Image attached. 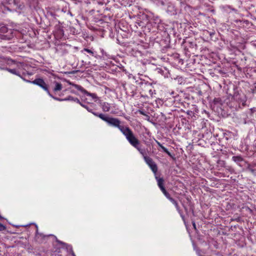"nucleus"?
Here are the masks:
<instances>
[{"instance_id": "nucleus-1", "label": "nucleus", "mask_w": 256, "mask_h": 256, "mask_svg": "<svg viewBox=\"0 0 256 256\" xmlns=\"http://www.w3.org/2000/svg\"><path fill=\"white\" fill-rule=\"evenodd\" d=\"M93 114L98 116L110 125L118 128L126 136V139H128L134 133L128 127L121 126L120 124V122L118 118L106 116L102 114H98L97 112H93Z\"/></svg>"}, {"instance_id": "nucleus-2", "label": "nucleus", "mask_w": 256, "mask_h": 256, "mask_svg": "<svg viewBox=\"0 0 256 256\" xmlns=\"http://www.w3.org/2000/svg\"><path fill=\"white\" fill-rule=\"evenodd\" d=\"M126 140L132 146L135 148L140 152L143 156L144 159V156H147L145 154L144 150L140 148V141L136 138L134 133Z\"/></svg>"}, {"instance_id": "nucleus-3", "label": "nucleus", "mask_w": 256, "mask_h": 256, "mask_svg": "<svg viewBox=\"0 0 256 256\" xmlns=\"http://www.w3.org/2000/svg\"><path fill=\"white\" fill-rule=\"evenodd\" d=\"M27 82H30V81H29V80H27ZM32 82L33 84H36V85L40 86V87H41L42 89H44V90H46L48 94L50 97L56 100H58V101L62 100H60V98L54 97L50 94V92L48 90L47 84H46V83L44 82V80L42 79L36 78L32 82Z\"/></svg>"}, {"instance_id": "nucleus-4", "label": "nucleus", "mask_w": 256, "mask_h": 256, "mask_svg": "<svg viewBox=\"0 0 256 256\" xmlns=\"http://www.w3.org/2000/svg\"><path fill=\"white\" fill-rule=\"evenodd\" d=\"M144 160L146 162L150 168L156 174L158 170L157 166L153 160L149 156H144Z\"/></svg>"}, {"instance_id": "nucleus-5", "label": "nucleus", "mask_w": 256, "mask_h": 256, "mask_svg": "<svg viewBox=\"0 0 256 256\" xmlns=\"http://www.w3.org/2000/svg\"><path fill=\"white\" fill-rule=\"evenodd\" d=\"M71 86H72L74 88H76L77 90H78L86 94L88 96H92V94L88 92L86 90H85L82 87L80 86L74 84V83H72V82L70 81L67 82Z\"/></svg>"}, {"instance_id": "nucleus-6", "label": "nucleus", "mask_w": 256, "mask_h": 256, "mask_svg": "<svg viewBox=\"0 0 256 256\" xmlns=\"http://www.w3.org/2000/svg\"><path fill=\"white\" fill-rule=\"evenodd\" d=\"M156 178L158 181V184L160 188V189L162 190L164 189H165L164 186V179L162 178H158V177H156Z\"/></svg>"}, {"instance_id": "nucleus-7", "label": "nucleus", "mask_w": 256, "mask_h": 256, "mask_svg": "<svg viewBox=\"0 0 256 256\" xmlns=\"http://www.w3.org/2000/svg\"><path fill=\"white\" fill-rule=\"evenodd\" d=\"M74 102H76L77 103H78L80 106H82V107H84V108L86 109L89 112H92V114H93V112H92L91 109L89 108L88 106L82 104L81 102L80 101V100L78 98H75Z\"/></svg>"}, {"instance_id": "nucleus-8", "label": "nucleus", "mask_w": 256, "mask_h": 256, "mask_svg": "<svg viewBox=\"0 0 256 256\" xmlns=\"http://www.w3.org/2000/svg\"><path fill=\"white\" fill-rule=\"evenodd\" d=\"M55 87L54 88V92L60 91L62 89V84L60 83L55 82Z\"/></svg>"}, {"instance_id": "nucleus-9", "label": "nucleus", "mask_w": 256, "mask_h": 256, "mask_svg": "<svg viewBox=\"0 0 256 256\" xmlns=\"http://www.w3.org/2000/svg\"><path fill=\"white\" fill-rule=\"evenodd\" d=\"M102 109L103 111L108 112L110 110V106L108 104L104 102L102 104Z\"/></svg>"}, {"instance_id": "nucleus-10", "label": "nucleus", "mask_w": 256, "mask_h": 256, "mask_svg": "<svg viewBox=\"0 0 256 256\" xmlns=\"http://www.w3.org/2000/svg\"><path fill=\"white\" fill-rule=\"evenodd\" d=\"M232 160L236 162H240L242 161L243 159L240 156H234L232 158Z\"/></svg>"}, {"instance_id": "nucleus-11", "label": "nucleus", "mask_w": 256, "mask_h": 256, "mask_svg": "<svg viewBox=\"0 0 256 256\" xmlns=\"http://www.w3.org/2000/svg\"><path fill=\"white\" fill-rule=\"evenodd\" d=\"M8 28L5 26H2L0 27V32L1 33H6L8 32Z\"/></svg>"}, {"instance_id": "nucleus-12", "label": "nucleus", "mask_w": 256, "mask_h": 256, "mask_svg": "<svg viewBox=\"0 0 256 256\" xmlns=\"http://www.w3.org/2000/svg\"><path fill=\"white\" fill-rule=\"evenodd\" d=\"M7 70L8 72H10L12 74H16V75L20 76V74L18 73H17L16 70L15 69L8 68Z\"/></svg>"}, {"instance_id": "nucleus-13", "label": "nucleus", "mask_w": 256, "mask_h": 256, "mask_svg": "<svg viewBox=\"0 0 256 256\" xmlns=\"http://www.w3.org/2000/svg\"><path fill=\"white\" fill-rule=\"evenodd\" d=\"M163 192V194H164V196L168 198L169 200H170V198H172L170 196V194L166 192V189H164L163 190H162Z\"/></svg>"}, {"instance_id": "nucleus-14", "label": "nucleus", "mask_w": 256, "mask_h": 256, "mask_svg": "<svg viewBox=\"0 0 256 256\" xmlns=\"http://www.w3.org/2000/svg\"><path fill=\"white\" fill-rule=\"evenodd\" d=\"M170 202L176 207L178 208V202H176V200H175L173 198H170Z\"/></svg>"}, {"instance_id": "nucleus-15", "label": "nucleus", "mask_w": 256, "mask_h": 256, "mask_svg": "<svg viewBox=\"0 0 256 256\" xmlns=\"http://www.w3.org/2000/svg\"><path fill=\"white\" fill-rule=\"evenodd\" d=\"M76 98H74L72 96H69L68 98H64V99H61L62 100H73L74 102V100H75Z\"/></svg>"}, {"instance_id": "nucleus-16", "label": "nucleus", "mask_w": 256, "mask_h": 256, "mask_svg": "<svg viewBox=\"0 0 256 256\" xmlns=\"http://www.w3.org/2000/svg\"><path fill=\"white\" fill-rule=\"evenodd\" d=\"M6 229V227L1 223H0V231H2Z\"/></svg>"}, {"instance_id": "nucleus-17", "label": "nucleus", "mask_w": 256, "mask_h": 256, "mask_svg": "<svg viewBox=\"0 0 256 256\" xmlns=\"http://www.w3.org/2000/svg\"><path fill=\"white\" fill-rule=\"evenodd\" d=\"M84 50L85 51L87 52H88V53H90V54H93L91 50H89V49H88V48H84Z\"/></svg>"}, {"instance_id": "nucleus-18", "label": "nucleus", "mask_w": 256, "mask_h": 256, "mask_svg": "<svg viewBox=\"0 0 256 256\" xmlns=\"http://www.w3.org/2000/svg\"><path fill=\"white\" fill-rule=\"evenodd\" d=\"M162 150H164V152H168V150L167 148H166L164 146H162Z\"/></svg>"}, {"instance_id": "nucleus-19", "label": "nucleus", "mask_w": 256, "mask_h": 256, "mask_svg": "<svg viewBox=\"0 0 256 256\" xmlns=\"http://www.w3.org/2000/svg\"><path fill=\"white\" fill-rule=\"evenodd\" d=\"M162 148V146H163L162 144H161L159 142H156Z\"/></svg>"}, {"instance_id": "nucleus-20", "label": "nucleus", "mask_w": 256, "mask_h": 256, "mask_svg": "<svg viewBox=\"0 0 256 256\" xmlns=\"http://www.w3.org/2000/svg\"><path fill=\"white\" fill-rule=\"evenodd\" d=\"M58 242L61 244H62V245H65L66 244H64V242H60V241H58Z\"/></svg>"}, {"instance_id": "nucleus-21", "label": "nucleus", "mask_w": 256, "mask_h": 256, "mask_svg": "<svg viewBox=\"0 0 256 256\" xmlns=\"http://www.w3.org/2000/svg\"><path fill=\"white\" fill-rule=\"evenodd\" d=\"M166 153L168 154L169 156H170V154L168 150L167 152H166Z\"/></svg>"}, {"instance_id": "nucleus-22", "label": "nucleus", "mask_w": 256, "mask_h": 256, "mask_svg": "<svg viewBox=\"0 0 256 256\" xmlns=\"http://www.w3.org/2000/svg\"><path fill=\"white\" fill-rule=\"evenodd\" d=\"M193 226L194 228H196V224L195 223H193Z\"/></svg>"}, {"instance_id": "nucleus-23", "label": "nucleus", "mask_w": 256, "mask_h": 256, "mask_svg": "<svg viewBox=\"0 0 256 256\" xmlns=\"http://www.w3.org/2000/svg\"><path fill=\"white\" fill-rule=\"evenodd\" d=\"M140 113L142 114H144V112H140Z\"/></svg>"}]
</instances>
